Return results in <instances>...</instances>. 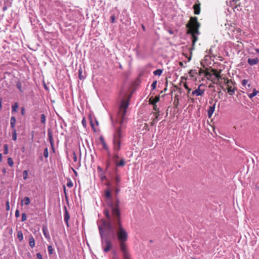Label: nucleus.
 I'll return each mask as SVG.
<instances>
[{
  "mask_svg": "<svg viewBox=\"0 0 259 259\" xmlns=\"http://www.w3.org/2000/svg\"><path fill=\"white\" fill-rule=\"evenodd\" d=\"M113 215L114 217L113 224L120 248L122 253L127 252L126 242L128 240V235L127 231L121 224L119 210L113 208Z\"/></svg>",
  "mask_w": 259,
  "mask_h": 259,
  "instance_id": "f257e3e1",
  "label": "nucleus"
},
{
  "mask_svg": "<svg viewBox=\"0 0 259 259\" xmlns=\"http://www.w3.org/2000/svg\"><path fill=\"white\" fill-rule=\"evenodd\" d=\"M187 27L189 28L188 33L192 35V42L194 45L198 39L197 35L199 34L198 29L200 27V24L197 21V18H191L190 22L187 24Z\"/></svg>",
  "mask_w": 259,
  "mask_h": 259,
  "instance_id": "f03ea898",
  "label": "nucleus"
},
{
  "mask_svg": "<svg viewBox=\"0 0 259 259\" xmlns=\"http://www.w3.org/2000/svg\"><path fill=\"white\" fill-rule=\"evenodd\" d=\"M99 230L100 235L102 238V248L105 252H108V251H109V250L111 248V246H112L111 242L107 239H106L104 240L103 239L104 231L101 226H99Z\"/></svg>",
  "mask_w": 259,
  "mask_h": 259,
  "instance_id": "7ed1b4c3",
  "label": "nucleus"
},
{
  "mask_svg": "<svg viewBox=\"0 0 259 259\" xmlns=\"http://www.w3.org/2000/svg\"><path fill=\"white\" fill-rule=\"evenodd\" d=\"M128 106V102L127 101L122 100L119 107V112L122 118H123L126 112V108Z\"/></svg>",
  "mask_w": 259,
  "mask_h": 259,
  "instance_id": "20e7f679",
  "label": "nucleus"
},
{
  "mask_svg": "<svg viewBox=\"0 0 259 259\" xmlns=\"http://www.w3.org/2000/svg\"><path fill=\"white\" fill-rule=\"evenodd\" d=\"M105 195L106 197L107 198V202L109 206H110L112 211L113 212V208H117L119 210L118 206L114 207L112 204V198L111 195V192L109 190H106L105 192Z\"/></svg>",
  "mask_w": 259,
  "mask_h": 259,
  "instance_id": "39448f33",
  "label": "nucleus"
},
{
  "mask_svg": "<svg viewBox=\"0 0 259 259\" xmlns=\"http://www.w3.org/2000/svg\"><path fill=\"white\" fill-rule=\"evenodd\" d=\"M112 218L111 220H109L108 222H106L105 221H103V225L104 228L106 230H112L113 229V227L114 228V225L113 224V220L114 217H113V213H112Z\"/></svg>",
  "mask_w": 259,
  "mask_h": 259,
  "instance_id": "423d86ee",
  "label": "nucleus"
},
{
  "mask_svg": "<svg viewBox=\"0 0 259 259\" xmlns=\"http://www.w3.org/2000/svg\"><path fill=\"white\" fill-rule=\"evenodd\" d=\"M123 137V134L122 132L121 128H118L115 132L113 135V140L120 141L121 139Z\"/></svg>",
  "mask_w": 259,
  "mask_h": 259,
  "instance_id": "0eeeda50",
  "label": "nucleus"
},
{
  "mask_svg": "<svg viewBox=\"0 0 259 259\" xmlns=\"http://www.w3.org/2000/svg\"><path fill=\"white\" fill-rule=\"evenodd\" d=\"M202 84H201L199 85L198 88L196 89L195 90L193 91L191 93V95L193 96H202L204 93V90H201L200 87L202 86Z\"/></svg>",
  "mask_w": 259,
  "mask_h": 259,
  "instance_id": "6e6552de",
  "label": "nucleus"
},
{
  "mask_svg": "<svg viewBox=\"0 0 259 259\" xmlns=\"http://www.w3.org/2000/svg\"><path fill=\"white\" fill-rule=\"evenodd\" d=\"M113 151L119 152L121 147V141L113 140Z\"/></svg>",
  "mask_w": 259,
  "mask_h": 259,
  "instance_id": "1a4fd4ad",
  "label": "nucleus"
},
{
  "mask_svg": "<svg viewBox=\"0 0 259 259\" xmlns=\"http://www.w3.org/2000/svg\"><path fill=\"white\" fill-rule=\"evenodd\" d=\"M64 211H65V213H64V221H65V223L66 224V226L67 227H69L68 221H69V220L70 219V215H69V212L67 211L66 206H65L64 207Z\"/></svg>",
  "mask_w": 259,
  "mask_h": 259,
  "instance_id": "9d476101",
  "label": "nucleus"
},
{
  "mask_svg": "<svg viewBox=\"0 0 259 259\" xmlns=\"http://www.w3.org/2000/svg\"><path fill=\"white\" fill-rule=\"evenodd\" d=\"M246 90L247 91V95L250 99H252L259 93V92L256 91L255 89H253V92L252 93H249L250 91L249 89L246 88Z\"/></svg>",
  "mask_w": 259,
  "mask_h": 259,
  "instance_id": "9b49d317",
  "label": "nucleus"
},
{
  "mask_svg": "<svg viewBox=\"0 0 259 259\" xmlns=\"http://www.w3.org/2000/svg\"><path fill=\"white\" fill-rule=\"evenodd\" d=\"M215 108V103H214L212 106H210L207 111V115L209 118H210L214 112Z\"/></svg>",
  "mask_w": 259,
  "mask_h": 259,
  "instance_id": "f8f14e48",
  "label": "nucleus"
},
{
  "mask_svg": "<svg viewBox=\"0 0 259 259\" xmlns=\"http://www.w3.org/2000/svg\"><path fill=\"white\" fill-rule=\"evenodd\" d=\"M259 62V60L257 58H249L248 59L247 62L250 65H254L257 64Z\"/></svg>",
  "mask_w": 259,
  "mask_h": 259,
  "instance_id": "ddd939ff",
  "label": "nucleus"
},
{
  "mask_svg": "<svg viewBox=\"0 0 259 259\" xmlns=\"http://www.w3.org/2000/svg\"><path fill=\"white\" fill-rule=\"evenodd\" d=\"M227 90L228 94L232 96L234 94L236 90V89L235 87L233 88L232 86L228 85Z\"/></svg>",
  "mask_w": 259,
  "mask_h": 259,
  "instance_id": "4468645a",
  "label": "nucleus"
},
{
  "mask_svg": "<svg viewBox=\"0 0 259 259\" xmlns=\"http://www.w3.org/2000/svg\"><path fill=\"white\" fill-rule=\"evenodd\" d=\"M16 118L14 116H12L11 117L10 119V124H11V127L13 130H16L15 129V123H16Z\"/></svg>",
  "mask_w": 259,
  "mask_h": 259,
  "instance_id": "2eb2a0df",
  "label": "nucleus"
},
{
  "mask_svg": "<svg viewBox=\"0 0 259 259\" xmlns=\"http://www.w3.org/2000/svg\"><path fill=\"white\" fill-rule=\"evenodd\" d=\"M29 244L31 248H33L35 246V240L33 236L30 235L29 238Z\"/></svg>",
  "mask_w": 259,
  "mask_h": 259,
  "instance_id": "dca6fc26",
  "label": "nucleus"
},
{
  "mask_svg": "<svg viewBox=\"0 0 259 259\" xmlns=\"http://www.w3.org/2000/svg\"><path fill=\"white\" fill-rule=\"evenodd\" d=\"M193 8L194 9V13L196 15H199L200 12V9L199 5H195L193 7Z\"/></svg>",
  "mask_w": 259,
  "mask_h": 259,
  "instance_id": "f3484780",
  "label": "nucleus"
},
{
  "mask_svg": "<svg viewBox=\"0 0 259 259\" xmlns=\"http://www.w3.org/2000/svg\"><path fill=\"white\" fill-rule=\"evenodd\" d=\"M42 232H43V234H44V236H45V237L48 239H50V236L49 235V233L48 232V231L47 228L43 227Z\"/></svg>",
  "mask_w": 259,
  "mask_h": 259,
  "instance_id": "a211bd4d",
  "label": "nucleus"
},
{
  "mask_svg": "<svg viewBox=\"0 0 259 259\" xmlns=\"http://www.w3.org/2000/svg\"><path fill=\"white\" fill-rule=\"evenodd\" d=\"M159 97H156L154 99L151 100L150 99V104L152 105H156V103L159 102Z\"/></svg>",
  "mask_w": 259,
  "mask_h": 259,
  "instance_id": "6ab92c4d",
  "label": "nucleus"
},
{
  "mask_svg": "<svg viewBox=\"0 0 259 259\" xmlns=\"http://www.w3.org/2000/svg\"><path fill=\"white\" fill-rule=\"evenodd\" d=\"M153 114L155 116V118L153 119V121L152 122V124L156 123L159 120L158 116H159V112H156L155 113H153Z\"/></svg>",
  "mask_w": 259,
  "mask_h": 259,
  "instance_id": "aec40b11",
  "label": "nucleus"
},
{
  "mask_svg": "<svg viewBox=\"0 0 259 259\" xmlns=\"http://www.w3.org/2000/svg\"><path fill=\"white\" fill-rule=\"evenodd\" d=\"M116 166H123L125 165V162L123 159H122L120 160L119 162H117L116 161Z\"/></svg>",
  "mask_w": 259,
  "mask_h": 259,
  "instance_id": "412c9836",
  "label": "nucleus"
},
{
  "mask_svg": "<svg viewBox=\"0 0 259 259\" xmlns=\"http://www.w3.org/2000/svg\"><path fill=\"white\" fill-rule=\"evenodd\" d=\"M23 202L26 205H28L30 203V200L28 197H25L24 199L22 200V203Z\"/></svg>",
  "mask_w": 259,
  "mask_h": 259,
  "instance_id": "4be33fe9",
  "label": "nucleus"
},
{
  "mask_svg": "<svg viewBox=\"0 0 259 259\" xmlns=\"http://www.w3.org/2000/svg\"><path fill=\"white\" fill-rule=\"evenodd\" d=\"M17 237L19 238L20 241H22L23 240V234L21 231H18Z\"/></svg>",
  "mask_w": 259,
  "mask_h": 259,
  "instance_id": "5701e85b",
  "label": "nucleus"
},
{
  "mask_svg": "<svg viewBox=\"0 0 259 259\" xmlns=\"http://www.w3.org/2000/svg\"><path fill=\"white\" fill-rule=\"evenodd\" d=\"M162 72H163V70L162 69H157V70H155L153 72V74L155 75L160 76V75H161Z\"/></svg>",
  "mask_w": 259,
  "mask_h": 259,
  "instance_id": "b1692460",
  "label": "nucleus"
},
{
  "mask_svg": "<svg viewBox=\"0 0 259 259\" xmlns=\"http://www.w3.org/2000/svg\"><path fill=\"white\" fill-rule=\"evenodd\" d=\"M118 152H119L113 151V159L115 160V162L116 161V160L119 159V158Z\"/></svg>",
  "mask_w": 259,
  "mask_h": 259,
  "instance_id": "393cba45",
  "label": "nucleus"
},
{
  "mask_svg": "<svg viewBox=\"0 0 259 259\" xmlns=\"http://www.w3.org/2000/svg\"><path fill=\"white\" fill-rule=\"evenodd\" d=\"M73 158L74 161L75 162H77L78 165H80V159L78 161L77 155L74 152H73Z\"/></svg>",
  "mask_w": 259,
  "mask_h": 259,
  "instance_id": "a878e982",
  "label": "nucleus"
},
{
  "mask_svg": "<svg viewBox=\"0 0 259 259\" xmlns=\"http://www.w3.org/2000/svg\"><path fill=\"white\" fill-rule=\"evenodd\" d=\"M18 107V104L17 103H15L12 106V112H17V108Z\"/></svg>",
  "mask_w": 259,
  "mask_h": 259,
  "instance_id": "bb28decb",
  "label": "nucleus"
},
{
  "mask_svg": "<svg viewBox=\"0 0 259 259\" xmlns=\"http://www.w3.org/2000/svg\"><path fill=\"white\" fill-rule=\"evenodd\" d=\"M40 121L43 124L46 123V116L44 114H41L40 116Z\"/></svg>",
  "mask_w": 259,
  "mask_h": 259,
  "instance_id": "cd10ccee",
  "label": "nucleus"
},
{
  "mask_svg": "<svg viewBox=\"0 0 259 259\" xmlns=\"http://www.w3.org/2000/svg\"><path fill=\"white\" fill-rule=\"evenodd\" d=\"M12 139L13 140L16 141L17 140V133L16 130H14L12 132Z\"/></svg>",
  "mask_w": 259,
  "mask_h": 259,
  "instance_id": "c85d7f7f",
  "label": "nucleus"
},
{
  "mask_svg": "<svg viewBox=\"0 0 259 259\" xmlns=\"http://www.w3.org/2000/svg\"><path fill=\"white\" fill-rule=\"evenodd\" d=\"M123 256L124 259H131L130 254H129V253L128 252L123 253Z\"/></svg>",
  "mask_w": 259,
  "mask_h": 259,
  "instance_id": "c756f323",
  "label": "nucleus"
},
{
  "mask_svg": "<svg viewBox=\"0 0 259 259\" xmlns=\"http://www.w3.org/2000/svg\"><path fill=\"white\" fill-rule=\"evenodd\" d=\"M248 80H247V79H243V80H242V81H241V84H242V85L244 88H245V89L246 88V85H247V84H248Z\"/></svg>",
  "mask_w": 259,
  "mask_h": 259,
  "instance_id": "7c9ffc66",
  "label": "nucleus"
},
{
  "mask_svg": "<svg viewBox=\"0 0 259 259\" xmlns=\"http://www.w3.org/2000/svg\"><path fill=\"white\" fill-rule=\"evenodd\" d=\"M44 156L45 158H48L49 156L48 149L47 148H45L44 151Z\"/></svg>",
  "mask_w": 259,
  "mask_h": 259,
  "instance_id": "2f4dec72",
  "label": "nucleus"
},
{
  "mask_svg": "<svg viewBox=\"0 0 259 259\" xmlns=\"http://www.w3.org/2000/svg\"><path fill=\"white\" fill-rule=\"evenodd\" d=\"M115 179L116 185L117 186H118L120 182V177L118 176H116Z\"/></svg>",
  "mask_w": 259,
  "mask_h": 259,
  "instance_id": "473e14b6",
  "label": "nucleus"
},
{
  "mask_svg": "<svg viewBox=\"0 0 259 259\" xmlns=\"http://www.w3.org/2000/svg\"><path fill=\"white\" fill-rule=\"evenodd\" d=\"M8 163L10 166H12L13 165V164H14L13 161L11 158H10V157L8 158Z\"/></svg>",
  "mask_w": 259,
  "mask_h": 259,
  "instance_id": "72a5a7b5",
  "label": "nucleus"
},
{
  "mask_svg": "<svg viewBox=\"0 0 259 259\" xmlns=\"http://www.w3.org/2000/svg\"><path fill=\"white\" fill-rule=\"evenodd\" d=\"M23 179L26 180L28 178V172L27 170H24L23 172Z\"/></svg>",
  "mask_w": 259,
  "mask_h": 259,
  "instance_id": "f704fd0d",
  "label": "nucleus"
},
{
  "mask_svg": "<svg viewBox=\"0 0 259 259\" xmlns=\"http://www.w3.org/2000/svg\"><path fill=\"white\" fill-rule=\"evenodd\" d=\"M49 254H52L53 253V249L51 245H49L48 247Z\"/></svg>",
  "mask_w": 259,
  "mask_h": 259,
  "instance_id": "c9c22d12",
  "label": "nucleus"
},
{
  "mask_svg": "<svg viewBox=\"0 0 259 259\" xmlns=\"http://www.w3.org/2000/svg\"><path fill=\"white\" fill-rule=\"evenodd\" d=\"M4 154H7L8 153V146L7 144H5L4 146Z\"/></svg>",
  "mask_w": 259,
  "mask_h": 259,
  "instance_id": "e433bc0d",
  "label": "nucleus"
},
{
  "mask_svg": "<svg viewBox=\"0 0 259 259\" xmlns=\"http://www.w3.org/2000/svg\"><path fill=\"white\" fill-rule=\"evenodd\" d=\"M102 146H103V148L105 149L106 151H109V149H108V147L106 143L105 142H102Z\"/></svg>",
  "mask_w": 259,
  "mask_h": 259,
  "instance_id": "4c0bfd02",
  "label": "nucleus"
},
{
  "mask_svg": "<svg viewBox=\"0 0 259 259\" xmlns=\"http://www.w3.org/2000/svg\"><path fill=\"white\" fill-rule=\"evenodd\" d=\"M104 212V214L106 215V217L108 219V220H110L109 212L107 210H105Z\"/></svg>",
  "mask_w": 259,
  "mask_h": 259,
  "instance_id": "58836bf2",
  "label": "nucleus"
},
{
  "mask_svg": "<svg viewBox=\"0 0 259 259\" xmlns=\"http://www.w3.org/2000/svg\"><path fill=\"white\" fill-rule=\"evenodd\" d=\"M17 88L19 89V90L21 92H22V85H21V83L20 82H18L17 83Z\"/></svg>",
  "mask_w": 259,
  "mask_h": 259,
  "instance_id": "ea45409f",
  "label": "nucleus"
},
{
  "mask_svg": "<svg viewBox=\"0 0 259 259\" xmlns=\"http://www.w3.org/2000/svg\"><path fill=\"white\" fill-rule=\"evenodd\" d=\"M79 78L80 79H83L84 78L83 76L82 75V69L80 68L79 70Z\"/></svg>",
  "mask_w": 259,
  "mask_h": 259,
  "instance_id": "a19ab883",
  "label": "nucleus"
},
{
  "mask_svg": "<svg viewBox=\"0 0 259 259\" xmlns=\"http://www.w3.org/2000/svg\"><path fill=\"white\" fill-rule=\"evenodd\" d=\"M157 81H154L151 84V88L152 90H154L156 87Z\"/></svg>",
  "mask_w": 259,
  "mask_h": 259,
  "instance_id": "79ce46f5",
  "label": "nucleus"
},
{
  "mask_svg": "<svg viewBox=\"0 0 259 259\" xmlns=\"http://www.w3.org/2000/svg\"><path fill=\"white\" fill-rule=\"evenodd\" d=\"M27 219V217H26V215L25 213H23L22 214V221L23 222V221H26Z\"/></svg>",
  "mask_w": 259,
  "mask_h": 259,
  "instance_id": "37998d69",
  "label": "nucleus"
},
{
  "mask_svg": "<svg viewBox=\"0 0 259 259\" xmlns=\"http://www.w3.org/2000/svg\"><path fill=\"white\" fill-rule=\"evenodd\" d=\"M110 20H111V22L112 23H113L115 22V17L114 15H112L111 16V18H110Z\"/></svg>",
  "mask_w": 259,
  "mask_h": 259,
  "instance_id": "c03bdc74",
  "label": "nucleus"
},
{
  "mask_svg": "<svg viewBox=\"0 0 259 259\" xmlns=\"http://www.w3.org/2000/svg\"><path fill=\"white\" fill-rule=\"evenodd\" d=\"M184 86L185 88L186 89H187V90L188 91V93H190V92H191V89H190V88L188 87V85H187V84H186V83H185V84H184Z\"/></svg>",
  "mask_w": 259,
  "mask_h": 259,
  "instance_id": "a18cd8bd",
  "label": "nucleus"
},
{
  "mask_svg": "<svg viewBox=\"0 0 259 259\" xmlns=\"http://www.w3.org/2000/svg\"><path fill=\"white\" fill-rule=\"evenodd\" d=\"M153 105V110L155 111L156 112H159V109L157 107L156 105Z\"/></svg>",
  "mask_w": 259,
  "mask_h": 259,
  "instance_id": "49530a36",
  "label": "nucleus"
},
{
  "mask_svg": "<svg viewBox=\"0 0 259 259\" xmlns=\"http://www.w3.org/2000/svg\"><path fill=\"white\" fill-rule=\"evenodd\" d=\"M6 210L7 211L9 210V209H10V204H9V201H7L6 202Z\"/></svg>",
  "mask_w": 259,
  "mask_h": 259,
  "instance_id": "de8ad7c7",
  "label": "nucleus"
},
{
  "mask_svg": "<svg viewBox=\"0 0 259 259\" xmlns=\"http://www.w3.org/2000/svg\"><path fill=\"white\" fill-rule=\"evenodd\" d=\"M20 216V213L18 209H17L15 211V217L18 218Z\"/></svg>",
  "mask_w": 259,
  "mask_h": 259,
  "instance_id": "09e8293b",
  "label": "nucleus"
},
{
  "mask_svg": "<svg viewBox=\"0 0 259 259\" xmlns=\"http://www.w3.org/2000/svg\"><path fill=\"white\" fill-rule=\"evenodd\" d=\"M49 137L51 144L53 143V138L51 134L49 133Z\"/></svg>",
  "mask_w": 259,
  "mask_h": 259,
  "instance_id": "8fccbe9b",
  "label": "nucleus"
},
{
  "mask_svg": "<svg viewBox=\"0 0 259 259\" xmlns=\"http://www.w3.org/2000/svg\"><path fill=\"white\" fill-rule=\"evenodd\" d=\"M81 123H82V125H83L84 127H85V126H86V120H85V118H83V119L82 120Z\"/></svg>",
  "mask_w": 259,
  "mask_h": 259,
  "instance_id": "3c124183",
  "label": "nucleus"
},
{
  "mask_svg": "<svg viewBox=\"0 0 259 259\" xmlns=\"http://www.w3.org/2000/svg\"><path fill=\"white\" fill-rule=\"evenodd\" d=\"M67 186L68 187H72L73 186V183H72V182L70 181L69 182H68L67 183Z\"/></svg>",
  "mask_w": 259,
  "mask_h": 259,
  "instance_id": "603ef678",
  "label": "nucleus"
},
{
  "mask_svg": "<svg viewBox=\"0 0 259 259\" xmlns=\"http://www.w3.org/2000/svg\"><path fill=\"white\" fill-rule=\"evenodd\" d=\"M21 113L22 115L25 114V108L24 107H22L21 109Z\"/></svg>",
  "mask_w": 259,
  "mask_h": 259,
  "instance_id": "864d4df0",
  "label": "nucleus"
},
{
  "mask_svg": "<svg viewBox=\"0 0 259 259\" xmlns=\"http://www.w3.org/2000/svg\"><path fill=\"white\" fill-rule=\"evenodd\" d=\"M36 256H37V257L38 258V259H42V255H41V254L40 253H37L36 254Z\"/></svg>",
  "mask_w": 259,
  "mask_h": 259,
  "instance_id": "5fc2aeb1",
  "label": "nucleus"
},
{
  "mask_svg": "<svg viewBox=\"0 0 259 259\" xmlns=\"http://www.w3.org/2000/svg\"><path fill=\"white\" fill-rule=\"evenodd\" d=\"M214 75H215V77L219 79L220 78H221V76L220 75V73H214Z\"/></svg>",
  "mask_w": 259,
  "mask_h": 259,
  "instance_id": "6e6d98bb",
  "label": "nucleus"
},
{
  "mask_svg": "<svg viewBox=\"0 0 259 259\" xmlns=\"http://www.w3.org/2000/svg\"><path fill=\"white\" fill-rule=\"evenodd\" d=\"M100 140L101 142V143H102V142H105L104 141V139L103 137H100Z\"/></svg>",
  "mask_w": 259,
  "mask_h": 259,
  "instance_id": "4d7b16f0",
  "label": "nucleus"
},
{
  "mask_svg": "<svg viewBox=\"0 0 259 259\" xmlns=\"http://www.w3.org/2000/svg\"><path fill=\"white\" fill-rule=\"evenodd\" d=\"M7 9H8L7 6H5L3 8V11H6L7 10Z\"/></svg>",
  "mask_w": 259,
  "mask_h": 259,
  "instance_id": "13d9d810",
  "label": "nucleus"
},
{
  "mask_svg": "<svg viewBox=\"0 0 259 259\" xmlns=\"http://www.w3.org/2000/svg\"><path fill=\"white\" fill-rule=\"evenodd\" d=\"M12 233H13V230H12V229H11L10 230V231H9V233H10V234H12Z\"/></svg>",
  "mask_w": 259,
  "mask_h": 259,
  "instance_id": "bf43d9fd",
  "label": "nucleus"
},
{
  "mask_svg": "<svg viewBox=\"0 0 259 259\" xmlns=\"http://www.w3.org/2000/svg\"><path fill=\"white\" fill-rule=\"evenodd\" d=\"M142 27L143 30L145 31V27L144 25H142Z\"/></svg>",
  "mask_w": 259,
  "mask_h": 259,
  "instance_id": "052dcab7",
  "label": "nucleus"
},
{
  "mask_svg": "<svg viewBox=\"0 0 259 259\" xmlns=\"http://www.w3.org/2000/svg\"><path fill=\"white\" fill-rule=\"evenodd\" d=\"M255 50L256 53H259V49H256Z\"/></svg>",
  "mask_w": 259,
  "mask_h": 259,
  "instance_id": "680f3d73",
  "label": "nucleus"
},
{
  "mask_svg": "<svg viewBox=\"0 0 259 259\" xmlns=\"http://www.w3.org/2000/svg\"><path fill=\"white\" fill-rule=\"evenodd\" d=\"M2 100H0V108H2Z\"/></svg>",
  "mask_w": 259,
  "mask_h": 259,
  "instance_id": "e2e57ef3",
  "label": "nucleus"
},
{
  "mask_svg": "<svg viewBox=\"0 0 259 259\" xmlns=\"http://www.w3.org/2000/svg\"><path fill=\"white\" fill-rule=\"evenodd\" d=\"M250 86H251L250 84L248 83V84H247V89H249V88L250 87Z\"/></svg>",
  "mask_w": 259,
  "mask_h": 259,
  "instance_id": "0e129e2a",
  "label": "nucleus"
},
{
  "mask_svg": "<svg viewBox=\"0 0 259 259\" xmlns=\"http://www.w3.org/2000/svg\"><path fill=\"white\" fill-rule=\"evenodd\" d=\"M2 154L0 153V161L2 160Z\"/></svg>",
  "mask_w": 259,
  "mask_h": 259,
  "instance_id": "69168bd1",
  "label": "nucleus"
},
{
  "mask_svg": "<svg viewBox=\"0 0 259 259\" xmlns=\"http://www.w3.org/2000/svg\"><path fill=\"white\" fill-rule=\"evenodd\" d=\"M110 165V162H109L107 164V167H108Z\"/></svg>",
  "mask_w": 259,
  "mask_h": 259,
  "instance_id": "338daca9",
  "label": "nucleus"
},
{
  "mask_svg": "<svg viewBox=\"0 0 259 259\" xmlns=\"http://www.w3.org/2000/svg\"><path fill=\"white\" fill-rule=\"evenodd\" d=\"M73 171L74 172L75 174H77V172L74 170V169H73Z\"/></svg>",
  "mask_w": 259,
  "mask_h": 259,
  "instance_id": "774afa93",
  "label": "nucleus"
}]
</instances>
